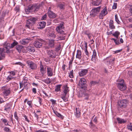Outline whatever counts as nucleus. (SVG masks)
Masks as SVG:
<instances>
[{"label":"nucleus","instance_id":"obj_11","mask_svg":"<svg viewBox=\"0 0 132 132\" xmlns=\"http://www.w3.org/2000/svg\"><path fill=\"white\" fill-rule=\"evenodd\" d=\"M89 95L87 94L81 92L79 93V97L82 98V99L84 100H87L88 99Z\"/></svg>","mask_w":132,"mask_h":132},{"label":"nucleus","instance_id":"obj_36","mask_svg":"<svg viewBox=\"0 0 132 132\" xmlns=\"http://www.w3.org/2000/svg\"><path fill=\"white\" fill-rule=\"evenodd\" d=\"M16 49L19 52H21V50L23 48V47L21 45H18L16 46Z\"/></svg>","mask_w":132,"mask_h":132},{"label":"nucleus","instance_id":"obj_5","mask_svg":"<svg viewBox=\"0 0 132 132\" xmlns=\"http://www.w3.org/2000/svg\"><path fill=\"white\" fill-rule=\"evenodd\" d=\"M64 28V23L62 22L58 26L56 27V30L57 33L60 34L65 35V34L63 30Z\"/></svg>","mask_w":132,"mask_h":132},{"label":"nucleus","instance_id":"obj_15","mask_svg":"<svg viewBox=\"0 0 132 132\" xmlns=\"http://www.w3.org/2000/svg\"><path fill=\"white\" fill-rule=\"evenodd\" d=\"M75 115L78 118L80 117L81 115L80 110L79 108H76Z\"/></svg>","mask_w":132,"mask_h":132},{"label":"nucleus","instance_id":"obj_6","mask_svg":"<svg viewBox=\"0 0 132 132\" xmlns=\"http://www.w3.org/2000/svg\"><path fill=\"white\" fill-rule=\"evenodd\" d=\"M37 19L35 18H30L27 21L26 27H28L29 29H32V25L36 21Z\"/></svg>","mask_w":132,"mask_h":132},{"label":"nucleus","instance_id":"obj_64","mask_svg":"<svg viewBox=\"0 0 132 132\" xmlns=\"http://www.w3.org/2000/svg\"><path fill=\"white\" fill-rule=\"evenodd\" d=\"M32 92L35 94L36 93V89L35 88H34L32 89Z\"/></svg>","mask_w":132,"mask_h":132},{"label":"nucleus","instance_id":"obj_46","mask_svg":"<svg viewBox=\"0 0 132 132\" xmlns=\"http://www.w3.org/2000/svg\"><path fill=\"white\" fill-rule=\"evenodd\" d=\"M58 40H64L65 39V36H59L57 38Z\"/></svg>","mask_w":132,"mask_h":132},{"label":"nucleus","instance_id":"obj_22","mask_svg":"<svg viewBox=\"0 0 132 132\" xmlns=\"http://www.w3.org/2000/svg\"><path fill=\"white\" fill-rule=\"evenodd\" d=\"M48 16L50 18H54L56 16V14L51 11H48Z\"/></svg>","mask_w":132,"mask_h":132},{"label":"nucleus","instance_id":"obj_4","mask_svg":"<svg viewBox=\"0 0 132 132\" xmlns=\"http://www.w3.org/2000/svg\"><path fill=\"white\" fill-rule=\"evenodd\" d=\"M87 81L84 78H80L78 82V85L80 88L84 90L86 88Z\"/></svg>","mask_w":132,"mask_h":132},{"label":"nucleus","instance_id":"obj_61","mask_svg":"<svg viewBox=\"0 0 132 132\" xmlns=\"http://www.w3.org/2000/svg\"><path fill=\"white\" fill-rule=\"evenodd\" d=\"M38 99L40 105H41L42 104L41 102H42L41 98L40 97H38Z\"/></svg>","mask_w":132,"mask_h":132},{"label":"nucleus","instance_id":"obj_13","mask_svg":"<svg viewBox=\"0 0 132 132\" xmlns=\"http://www.w3.org/2000/svg\"><path fill=\"white\" fill-rule=\"evenodd\" d=\"M47 75L48 76L51 77L53 76V68L50 67H47Z\"/></svg>","mask_w":132,"mask_h":132},{"label":"nucleus","instance_id":"obj_34","mask_svg":"<svg viewBox=\"0 0 132 132\" xmlns=\"http://www.w3.org/2000/svg\"><path fill=\"white\" fill-rule=\"evenodd\" d=\"M48 36L52 38H55L56 37V35L54 34L53 32H49L48 33Z\"/></svg>","mask_w":132,"mask_h":132},{"label":"nucleus","instance_id":"obj_56","mask_svg":"<svg viewBox=\"0 0 132 132\" xmlns=\"http://www.w3.org/2000/svg\"><path fill=\"white\" fill-rule=\"evenodd\" d=\"M5 102L3 99L1 97H0V104L2 103H4Z\"/></svg>","mask_w":132,"mask_h":132},{"label":"nucleus","instance_id":"obj_58","mask_svg":"<svg viewBox=\"0 0 132 132\" xmlns=\"http://www.w3.org/2000/svg\"><path fill=\"white\" fill-rule=\"evenodd\" d=\"M121 50H118L114 51V54H116L120 52L121 51Z\"/></svg>","mask_w":132,"mask_h":132},{"label":"nucleus","instance_id":"obj_17","mask_svg":"<svg viewBox=\"0 0 132 132\" xmlns=\"http://www.w3.org/2000/svg\"><path fill=\"white\" fill-rule=\"evenodd\" d=\"M25 12L27 14H28L30 12L33 11L31 5H29L25 9Z\"/></svg>","mask_w":132,"mask_h":132},{"label":"nucleus","instance_id":"obj_30","mask_svg":"<svg viewBox=\"0 0 132 132\" xmlns=\"http://www.w3.org/2000/svg\"><path fill=\"white\" fill-rule=\"evenodd\" d=\"M96 55V53L95 50L93 51V54L92 55L91 60L92 61L94 62L95 61V57Z\"/></svg>","mask_w":132,"mask_h":132},{"label":"nucleus","instance_id":"obj_32","mask_svg":"<svg viewBox=\"0 0 132 132\" xmlns=\"http://www.w3.org/2000/svg\"><path fill=\"white\" fill-rule=\"evenodd\" d=\"M85 34L87 36L89 39H90L92 36V34L90 32L88 31H86L85 32Z\"/></svg>","mask_w":132,"mask_h":132},{"label":"nucleus","instance_id":"obj_18","mask_svg":"<svg viewBox=\"0 0 132 132\" xmlns=\"http://www.w3.org/2000/svg\"><path fill=\"white\" fill-rule=\"evenodd\" d=\"M68 94L64 93L61 94V98H62L64 102H66L68 101V97H67Z\"/></svg>","mask_w":132,"mask_h":132},{"label":"nucleus","instance_id":"obj_29","mask_svg":"<svg viewBox=\"0 0 132 132\" xmlns=\"http://www.w3.org/2000/svg\"><path fill=\"white\" fill-rule=\"evenodd\" d=\"M54 40H50L48 43L49 47L52 48L54 47Z\"/></svg>","mask_w":132,"mask_h":132},{"label":"nucleus","instance_id":"obj_26","mask_svg":"<svg viewBox=\"0 0 132 132\" xmlns=\"http://www.w3.org/2000/svg\"><path fill=\"white\" fill-rule=\"evenodd\" d=\"M39 27L38 28L42 29L44 28L45 26L46 23L44 22H41L39 23Z\"/></svg>","mask_w":132,"mask_h":132},{"label":"nucleus","instance_id":"obj_25","mask_svg":"<svg viewBox=\"0 0 132 132\" xmlns=\"http://www.w3.org/2000/svg\"><path fill=\"white\" fill-rule=\"evenodd\" d=\"M69 87H68L67 86H65L63 88V92L68 94V97L69 96Z\"/></svg>","mask_w":132,"mask_h":132},{"label":"nucleus","instance_id":"obj_2","mask_svg":"<svg viewBox=\"0 0 132 132\" xmlns=\"http://www.w3.org/2000/svg\"><path fill=\"white\" fill-rule=\"evenodd\" d=\"M9 52V49L7 47H5L3 48H0V60H3L5 57V53H8Z\"/></svg>","mask_w":132,"mask_h":132},{"label":"nucleus","instance_id":"obj_60","mask_svg":"<svg viewBox=\"0 0 132 132\" xmlns=\"http://www.w3.org/2000/svg\"><path fill=\"white\" fill-rule=\"evenodd\" d=\"M13 78V77H11V76H8L7 77V79L9 80H11Z\"/></svg>","mask_w":132,"mask_h":132},{"label":"nucleus","instance_id":"obj_51","mask_svg":"<svg viewBox=\"0 0 132 132\" xmlns=\"http://www.w3.org/2000/svg\"><path fill=\"white\" fill-rule=\"evenodd\" d=\"M61 48L60 45H59V46H57L56 48V51H58L60 50Z\"/></svg>","mask_w":132,"mask_h":132},{"label":"nucleus","instance_id":"obj_40","mask_svg":"<svg viewBox=\"0 0 132 132\" xmlns=\"http://www.w3.org/2000/svg\"><path fill=\"white\" fill-rule=\"evenodd\" d=\"M1 120L4 123L5 125H9L8 123L7 122V120L6 119H2Z\"/></svg>","mask_w":132,"mask_h":132},{"label":"nucleus","instance_id":"obj_57","mask_svg":"<svg viewBox=\"0 0 132 132\" xmlns=\"http://www.w3.org/2000/svg\"><path fill=\"white\" fill-rule=\"evenodd\" d=\"M9 72H10V74L14 76L15 75V72L14 71Z\"/></svg>","mask_w":132,"mask_h":132},{"label":"nucleus","instance_id":"obj_52","mask_svg":"<svg viewBox=\"0 0 132 132\" xmlns=\"http://www.w3.org/2000/svg\"><path fill=\"white\" fill-rule=\"evenodd\" d=\"M14 116L15 117V118L17 120H18V117L17 116V114L16 113V112H15L14 113Z\"/></svg>","mask_w":132,"mask_h":132},{"label":"nucleus","instance_id":"obj_1","mask_svg":"<svg viewBox=\"0 0 132 132\" xmlns=\"http://www.w3.org/2000/svg\"><path fill=\"white\" fill-rule=\"evenodd\" d=\"M1 89L3 91V95L5 99L7 98V97L6 96H8L11 92L10 88L5 86L2 87Z\"/></svg>","mask_w":132,"mask_h":132},{"label":"nucleus","instance_id":"obj_23","mask_svg":"<svg viewBox=\"0 0 132 132\" xmlns=\"http://www.w3.org/2000/svg\"><path fill=\"white\" fill-rule=\"evenodd\" d=\"M65 5V4L64 3H60L58 4L57 6L60 9L64 10Z\"/></svg>","mask_w":132,"mask_h":132},{"label":"nucleus","instance_id":"obj_47","mask_svg":"<svg viewBox=\"0 0 132 132\" xmlns=\"http://www.w3.org/2000/svg\"><path fill=\"white\" fill-rule=\"evenodd\" d=\"M55 114L58 117L60 118H62L63 116L60 113H59L57 112H56Z\"/></svg>","mask_w":132,"mask_h":132},{"label":"nucleus","instance_id":"obj_7","mask_svg":"<svg viewBox=\"0 0 132 132\" xmlns=\"http://www.w3.org/2000/svg\"><path fill=\"white\" fill-rule=\"evenodd\" d=\"M117 86L119 89L121 91L124 90L126 88V86L124 82V80L123 79L119 81Z\"/></svg>","mask_w":132,"mask_h":132},{"label":"nucleus","instance_id":"obj_39","mask_svg":"<svg viewBox=\"0 0 132 132\" xmlns=\"http://www.w3.org/2000/svg\"><path fill=\"white\" fill-rule=\"evenodd\" d=\"M61 85H57L55 87V91L56 92H58L60 90V88Z\"/></svg>","mask_w":132,"mask_h":132},{"label":"nucleus","instance_id":"obj_21","mask_svg":"<svg viewBox=\"0 0 132 132\" xmlns=\"http://www.w3.org/2000/svg\"><path fill=\"white\" fill-rule=\"evenodd\" d=\"M30 40L27 38L23 39L20 41L21 44L25 45L28 44Z\"/></svg>","mask_w":132,"mask_h":132},{"label":"nucleus","instance_id":"obj_8","mask_svg":"<svg viewBox=\"0 0 132 132\" xmlns=\"http://www.w3.org/2000/svg\"><path fill=\"white\" fill-rule=\"evenodd\" d=\"M127 102V100L126 99H123L119 101L117 103L118 107V108L125 107L126 106V104Z\"/></svg>","mask_w":132,"mask_h":132},{"label":"nucleus","instance_id":"obj_20","mask_svg":"<svg viewBox=\"0 0 132 132\" xmlns=\"http://www.w3.org/2000/svg\"><path fill=\"white\" fill-rule=\"evenodd\" d=\"M48 54L50 58L54 57H55V55H53L54 52L52 50H49L47 51Z\"/></svg>","mask_w":132,"mask_h":132},{"label":"nucleus","instance_id":"obj_41","mask_svg":"<svg viewBox=\"0 0 132 132\" xmlns=\"http://www.w3.org/2000/svg\"><path fill=\"white\" fill-rule=\"evenodd\" d=\"M90 83L92 86H93L98 84V82L96 81H92L90 82Z\"/></svg>","mask_w":132,"mask_h":132},{"label":"nucleus","instance_id":"obj_54","mask_svg":"<svg viewBox=\"0 0 132 132\" xmlns=\"http://www.w3.org/2000/svg\"><path fill=\"white\" fill-rule=\"evenodd\" d=\"M23 116L24 118L25 119V120L26 121H27L28 122H29V121L28 119L27 118V117L26 116V115H25V114H24L23 115Z\"/></svg>","mask_w":132,"mask_h":132},{"label":"nucleus","instance_id":"obj_27","mask_svg":"<svg viewBox=\"0 0 132 132\" xmlns=\"http://www.w3.org/2000/svg\"><path fill=\"white\" fill-rule=\"evenodd\" d=\"M114 22L112 20H110L109 23V28L111 29H113L115 28V26L114 25Z\"/></svg>","mask_w":132,"mask_h":132},{"label":"nucleus","instance_id":"obj_35","mask_svg":"<svg viewBox=\"0 0 132 132\" xmlns=\"http://www.w3.org/2000/svg\"><path fill=\"white\" fill-rule=\"evenodd\" d=\"M11 106L10 104L8 103H7L6 105L4 106V111H7V110L8 109H9L10 108Z\"/></svg>","mask_w":132,"mask_h":132},{"label":"nucleus","instance_id":"obj_10","mask_svg":"<svg viewBox=\"0 0 132 132\" xmlns=\"http://www.w3.org/2000/svg\"><path fill=\"white\" fill-rule=\"evenodd\" d=\"M108 12L106 7H105L100 13L99 16L100 18V19H103V16L105 15Z\"/></svg>","mask_w":132,"mask_h":132},{"label":"nucleus","instance_id":"obj_38","mask_svg":"<svg viewBox=\"0 0 132 132\" xmlns=\"http://www.w3.org/2000/svg\"><path fill=\"white\" fill-rule=\"evenodd\" d=\"M18 44V43L15 40L14 42L11 44V46L10 47L11 48H13L15 46L17 45Z\"/></svg>","mask_w":132,"mask_h":132},{"label":"nucleus","instance_id":"obj_42","mask_svg":"<svg viewBox=\"0 0 132 132\" xmlns=\"http://www.w3.org/2000/svg\"><path fill=\"white\" fill-rule=\"evenodd\" d=\"M40 72H43L44 71V67L41 61L40 62Z\"/></svg>","mask_w":132,"mask_h":132},{"label":"nucleus","instance_id":"obj_53","mask_svg":"<svg viewBox=\"0 0 132 132\" xmlns=\"http://www.w3.org/2000/svg\"><path fill=\"white\" fill-rule=\"evenodd\" d=\"M4 130L6 132H8L10 130L8 128L6 127H4Z\"/></svg>","mask_w":132,"mask_h":132},{"label":"nucleus","instance_id":"obj_59","mask_svg":"<svg viewBox=\"0 0 132 132\" xmlns=\"http://www.w3.org/2000/svg\"><path fill=\"white\" fill-rule=\"evenodd\" d=\"M50 101L52 102L53 104H55L56 102V101L55 100H54L53 99H51Z\"/></svg>","mask_w":132,"mask_h":132},{"label":"nucleus","instance_id":"obj_9","mask_svg":"<svg viewBox=\"0 0 132 132\" xmlns=\"http://www.w3.org/2000/svg\"><path fill=\"white\" fill-rule=\"evenodd\" d=\"M26 63L30 69L33 70L36 69L37 68L36 65L31 61H28L26 62Z\"/></svg>","mask_w":132,"mask_h":132},{"label":"nucleus","instance_id":"obj_50","mask_svg":"<svg viewBox=\"0 0 132 132\" xmlns=\"http://www.w3.org/2000/svg\"><path fill=\"white\" fill-rule=\"evenodd\" d=\"M47 15L45 14L42 16V17L41 18V20H45L46 18Z\"/></svg>","mask_w":132,"mask_h":132},{"label":"nucleus","instance_id":"obj_49","mask_svg":"<svg viewBox=\"0 0 132 132\" xmlns=\"http://www.w3.org/2000/svg\"><path fill=\"white\" fill-rule=\"evenodd\" d=\"M127 128L129 130L132 131V124H130V125L127 126Z\"/></svg>","mask_w":132,"mask_h":132},{"label":"nucleus","instance_id":"obj_55","mask_svg":"<svg viewBox=\"0 0 132 132\" xmlns=\"http://www.w3.org/2000/svg\"><path fill=\"white\" fill-rule=\"evenodd\" d=\"M27 104L29 105V106L31 107H32V106L31 105V102L30 101H28L27 102Z\"/></svg>","mask_w":132,"mask_h":132},{"label":"nucleus","instance_id":"obj_62","mask_svg":"<svg viewBox=\"0 0 132 132\" xmlns=\"http://www.w3.org/2000/svg\"><path fill=\"white\" fill-rule=\"evenodd\" d=\"M85 53L88 56H89V53L87 51V49L85 50Z\"/></svg>","mask_w":132,"mask_h":132},{"label":"nucleus","instance_id":"obj_16","mask_svg":"<svg viewBox=\"0 0 132 132\" xmlns=\"http://www.w3.org/2000/svg\"><path fill=\"white\" fill-rule=\"evenodd\" d=\"M115 58L112 57L111 56H109L108 57H107L105 59V60L106 62V63L110 64L112 62L114 61V60Z\"/></svg>","mask_w":132,"mask_h":132},{"label":"nucleus","instance_id":"obj_24","mask_svg":"<svg viewBox=\"0 0 132 132\" xmlns=\"http://www.w3.org/2000/svg\"><path fill=\"white\" fill-rule=\"evenodd\" d=\"M96 1H93L92 2V5L95 6L99 5L101 3L102 0H96Z\"/></svg>","mask_w":132,"mask_h":132},{"label":"nucleus","instance_id":"obj_44","mask_svg":"<svg viewBox=\"0 0 132 132\" xmlns=\"http://www.w3.org/2000/svg\"><path fill=\"white\" fill-rule=\"evenodd\" d=\"M69 76L70 78H73V71L72 70L69 73Z\"/></svg>","mask_w":132,"mask_h":132},{"label":"nucleus","instance_id":"obj_14","mask_svg":"<svg viewBox=\"0 0 132 132\" xmlns=\"http://www.w3.org/2000/svg\"><path fill=\"white\" fill-rule=\"evenodd\" d=\"M42 44L40 41H35L34 43V46L36 48H39L42 47Z\"/></svg>","mask_w":132,"mask_h":132},{"label":"nucleus","instance_id":"obj_37","mask_svg":"<svg viewBox=\"0 0 132 132\" xmlns=\"http://www.w3.org/2000/svg\"><path fill=\"white\" fill-rule=\"evenodd\" d=\"M120 33L118 31H116L115 32L112 34V35L116 38H118V36L120 35Z\"/></svg>","mask_w":132,"mask_h":132},{"label":"nucleus","instance_id":"obj_48","mask_svg":"<svg viewBox=\"0 0 132 132\" xmlns=\"http://www.w3.org/2000/svg\"><path fill=\"white\" fill-rule=\"evenodd\" d=\"M117 7V4L116 3H114L113 5L112 6V9H116Z\"/></svg>","mask_w":132,"mask_h":132},{"label":"nucleus","instance_id":"obj_12","mask_svg":"<svg viewBox=\"0 0 132 132\" xmlns=\"http://www.w3.org/2000/svg\"><path fill=\"white\" fill-rule=\"evenodd\" d=\"M88 70L87 69H81L79 73V75L80 76H83L86 75L88 73Z\"/></svg>","mask_w":132,"mask_h":132},{"label":"nucleus","instance_id":"obj_3","mask_svg":"<svg viewBox=\"0 0 132 132\" xmlns=\"http://www.w3.org/2000/svg\"><path fill=\"white\" fill-rule=\"evenodd\" d=\"M101 7V6H99L92 9L90 12V15L91 17H94L98 15Z\"/></svg>","mask_w":132,"mask_h":132},{"label":"nucleus","instance_id":"obj_43","mask_svg":"<svg viewBox=\"0 0 132 132\" xmlns=\"http://www.w3.org/2000/svg\"><path fill=\"white\" fill-rule=\"evenodd\" d=\"M115 17L116 21L118 24H120V22L118 19V16L117 14H116L115 15Z\"/></svg>","mask_w":132,"mask_h":132},{"label":"nucleus","instance_id":"obj_19","mask_svg":"<svg viewBox=\"0 0 132 132\" xmlns=\"http://www.w3.org/2000/svg\"><path fill=\"white\" fill-rule=\"evenodd\" d=\"M31 5L33 11H37L40 7L39 5L36 4H31Z\"/></svg>","mask_w":132,"mask_h":132},{"label":"nucleus","instance_id":"obj_33","mask_svg":"<svg viewBox=\"0 0 132 132\" xmlns=\"http://www.w3.org/2000/svg\"><path fill=\"white\" fill-rule=\"evenodd\" d=\"M117 120L118 123H124L126 122L124 119H122L120 118H117Z\"/></svg>","mask_w":132,"mask_h":132},{"label":"nucleus","instance_id":"obj_28","mask_svg":"<svg viewBox=\"0 0 132 132\" xmlns=\"http://www.w3.org/2000/svg\"><path fill=\"white\" fill-rule=\"evenodd\" d=\"M81 52L79 50L77 51V53L76 55V58L80 59L81 57Z\"/></svg>","mask_w":132,"mask_h":132},{"label":"nucleus","instance_id":"obj_63","mask_svg":"<svg viewBox=\"0 0 132 132\" xmlns=\"http://www.w3.org/2000/svg\"><path fill=\"white\" fill-rule=\"evenodd\" d=\"M20 88H22L23 85V84L22 83V82H20Z\"/></svg>","mask_w":132,"mask_h":132},{"label":"nucleus","instance_id":"obj_31","mask_svg":"<svg viewBox=\"0 0 132 132\" xmlns=\"http://www.w3.org/2000/svg\"><path fill=\"white\" fill-rule=\"evenodd\" d=\"M26 50L30 52H34L35 51V50L33 47H32L31 46H28L26 48Z\"/></svg>","mask_w":132,"mask_h":132},{"label":"nucleus","instance_id":"obj_45","mask_svg":"<svg viewBox=\"0 0 132 132\" xmlns=\"http://www.w3.org/2000/svg\"><path fill=\"white\" fill-rule=\"evenodd\" d=\"M28 79L26 77H24L23 78V80L21 82H22L23 83H27V81Z\"/></svg>","mask_w":132,"mask_h":132}]
</instances>
